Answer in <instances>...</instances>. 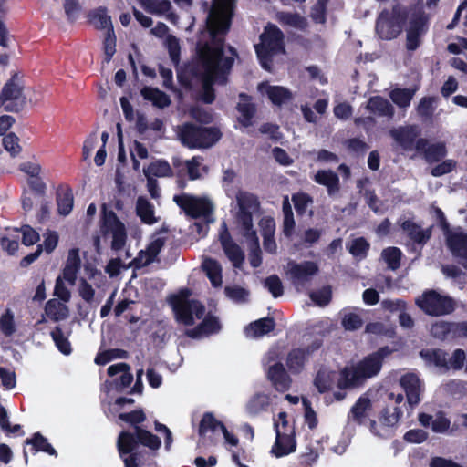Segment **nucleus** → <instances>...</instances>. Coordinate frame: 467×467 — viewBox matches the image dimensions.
I'll use <instances>...</instances> for the list:
<instances>
[{"label":"nucleus","mask_w":467,"mask_h":467,"mask_svg":"<svg viewBox=\"0 0 467 467\" xmlns=\"http://www.w3.org/2000/svg\"><path fill=\"white\" fill-rule=\"evenodd\" d=\"M370 409V400L366 396H361L351 408L348 419L362 424L365 422Z\"/></svg>","instance_id":"7c9ffc66"},{"label":"nucleus","mask_w":467,"mask_h":467,"mask_svg":"<svg viewBox=\"0 0 467 467\" xmlns=\"http://www.w3.org/2000/svg\"><path fill=\"white\" fill-rule=\"evenodd\" d=\"M309 358V351L303 348L292 349L286 357V366L293 374L300 373Z\"/></svg>","instance_id":"bb28decb"},{"label":"nucleus","mask_w":467,"mask_h":467,"mask_svg":"<svg viewBox=\"0 0 467 467\" xmlns=\"http://www.w3.org/2000/svg\"><path fill=\"white\" fill-rule=\"evenodd\" d=\"M0 331L6 337L16 332L15 316L9 308L5 309L0 317Z\"/></svg>","instance_id":"8fccbe9b"},{"label":"nucleus","mask_w":467,"mask_h":467,"mask_svg":"<svg viewBox=\"0 0 467 467\" xmlns=\"http://www.w3.org/2000/svg\"><path fill=\"white\" fill-rule=\"evenodd\" d=\"M402 414V410L398 407L384 410L379 418V426L375 421L370 422L371 432L379 437H389L392 428L399 422Z\"/></svg>","instance_id":"a211bd4d"},{"label":"nucleus","mask_w":467,"mask_h":467,"mask_svg":"<svg viewBox=\"0 0 467 467\" xmlns=\"http://www.w3.org/2000/svg\"><path fill=\"white\" fill-rule=\"evenodd\" d=\"M136 212L141 221L147 224H153L157 222L154 215L153 206L143 197H139L136 202Z\"/></svg>","instance_id":"4c0bfd02"},{"label":"nucleus","mask_w":467,"mask_h":467,"mask_svg":"<svg viewBox=\"0 0 467 467\" xmlns=\"http://www.w3.org/2000/svg\"><path fill=\"white\" fill-rule=\"evenodd\" d=\"M45 314L54 321L66 319L69 315V309L66 303L53 298L48 300L45 306Z\"/></svg>","instance_id":"c756f323"},{"label":"nucleus","mask_w":467,"mask_h":467,"mask_svg":"<svg viewBox=\"0 0 467 467\" xmlns=\"http://www.w3.org/2000/svg\"><path fill=\"white\" fill-rule=\"evenodd\" d=\"M173 201L191 217H203L207 223H213L214 221L213 217L214 205L206 196H195L182 193L175 195Z\"/></svg>","instance_id":"6e6552de"},{"label":"nucleus","mask_w":467,"mask_h":467,"mask_svg":"<svg viewBox=\"0 0 467 467\" xmlns=\"http://www.w3.org/2000/svg\"><path fill=\"white\" fill-rule=\"evenodd\" d=\"M108 374L114 377L118 374L120 375L117 385L119 388L124 389L128 387L133 380V376L130 373V368L127 363H117L108 368Z\"/></svg>","instance_id":"72a5a7b5"},{"label":"nucleus","mask_w":467,"mask_h":467,"mask_svg":"<svg viewBox=\"0 0 467 467\" xmlns=\"http://www.w3.org/2000/svg\"><path fill=\"white\" fill-rule=\"evenodd\" d=\"M220 329L218 320L214 317H206L195 328L188 329L186 335L192 338H199L215 333Z\"/></svg>","instance_id":"c85d7f7f"},{"label":"nucleus","mask_w":467,"mask_h":467,"mask_svg":"<svg viewBox=\"0 0 467 467\" xmlns=\"http://www.w3.org/2000/svg\"><path fill=\"white\" fill-rule=\"evenodd\" d=\"M335 379V373L327 368H321L314 380L316 388L320 393L327 391Z\"/></svg>","instance_id":"ea45409f"},{"label":"nucleus","mask_w":467,"mask_h":467,"mask_svg":"<svg viewBox=\"0 0 467 467\" xmlns=\"http://www.w3.org/2000/svg\"><path fill=\"white\" fill-rule=\"evenodd\" d=\"M286 417L285 412H280L274 420L275 441L271 453L277 458L294 452L296 448L294 427L288 423Z\"/></svg>","instance_id":"0eeeda50"},{"label":"nucleus","mask_w":467,"mask_h":467,"mask_svg":"<svg viewBox=\"0 0 467 467\" xmlns=\"http://www.w3.org/2000/svg\"><path fill=\"white\" fill-rule=\"evenodd\" d=\"M51 337L57 348L63 354L69 355L71 353L70 342L68 341L67 337L65 336L64 332L59 327H56V328L52 330Z\"/></svg>","instance_id":"603ef678"},{"label":"nucleus","mask_w":467,"mask_h":467,"mask_svg":"<svg viewBox=\"0 0 467 467\" xmlns=\"http://www.w3.org/2000/svg\"><path fill=\"white\" fill-rule=\"evenodd\" d=\"M278 19L282 24L295 28L303 29L306 26V18L298 14L280 13L278 15Z\"/></svg>","instance_id":"864d4df0"},{"label":"nucleus","mask_w":467,"mask_h":467,"mask_svg":"<svg viewBox=\"0 0 467 467\" xmlns=\"http://www.w3.org/2000/svg\"><path fill=\"white\" fill-rule=\"evenodd\" d=\"M221 243L224 253L234 267H240L244 262V255L240 247L234 244L229 237L226 224L222 223V233L220 234Z\"/></svg>","instance_id":"412c9836"},{"label":"nucleus","mask_w":467,"mask_h":467,"mask_svg":"<svg viewBox=\"0 0 467 467\" xmlns=\"http://www.w3.org/2000/svg\"><path fill=\"white\" fill-rule=\"evenodd\" d=\"M188 290L182 291L172 300V307L179 322L191 326L196 319H201L204 316L205 308L198 301L190 299Z\"/></svg>","instance_id":"1a4fd4ad"},{"label":"nucleus","mask_w":467,"mask_h":467,"mask_svg":"<svg viewBox=\"0 0 467 467\" xmlns=\"http://www.w3.org/2000/svg\"><path fill=\"white\" fill-rule=\"evenodd\" d=\"M23 83L17 74L5 84L0 94V108L5 111L16 112L22 109L26 102L23 92Z\"/></svg>","instance_id":"f8f14e48"},{"label":"nucleus","mask_w":467,"mask_h":467,"mask_svg":"<svg viewBox=\"0 0 467 467\" xmlns=\"http://www.w3.org/2000/svg\"><path fill=\"white\" fill-rule=\"evenodd\" d=\"M368 243L364 238L353 240L349 245V252L357 257H364L368 249Z\"/></svg>","instance_id":"774afa93"},{"label":"nucleus","mask_w":467,"mask_h":467,"mask_svg":"<svg viewBox=\"0 0 467 467\" xmlns=\"http://www.w3.org/2000/svg\"><path fill=\"white\" fill-rule=\"evenodd\" d=\"M318 272L319 266L314 261L289 260L285 267L286 278L297 290L304 289Z\"/></svg>","instance_id":"9d476101"},{"label":"nucleus","mask_w":467,"mask_h":467,"mask_svg":"<svg viewBox=\"0 0 467 467\" xmlns=\"http://www.w3.org/2000/svg\"><path fill=\"white\" fill-rule=\"evenodd\" d=\"M254 47L262 67L270 70V58L284 51L283 33L275 25L266 26L260 36V43Z\"/></svg>","instance_id":"39448f33"},{"label":"nucleus","mask_w":467,"mask_h":467,"mask_svg":"<svg viewBox=\"0 0 467 467\" xmlns=\"http://www.w3.org/2000/svg\"><path fill=\"white\" fill-rule=\"evenodd\" d=\"M144 99L152 102L158 108L163 109L171 104V99L164 92L151 87H145L140 90Z\"/></svg>","instance_id":"f704fd0d"},{"label":"nucleus","mask_w":467,"mask_h":467,"mask_svg":"<svg viewBox=\"0 0 467 467\" xmlns=\"http://www.w3.org/2000/svg\"><path fill=\"white\" fill-rule=\"evenodd\" d=\"M274 327L275 322L272 318H261L247 326L244 334L248 338H257L269 333Z\"/></svg>","instance_id":"cd10ccee"},{"label":"nucleus","mask_w":467,"mask_h":467,"mask_svg":"<svg viewBox=\"0 0 467 467\" xmlns=\"http://www.w3.org/2000/svg\"><path fill=\"white\" fill-rule=\"evenodd\" d=\"M341 323L346 330L351 331L361 327L363 320L357 313L352 311H344Z\"/></svg>","instance_id":"6e6d98bb"},{"label":"nucleus","mask_w":467,"mask_h":467,"mask_svg":"<svg viewBox=\"0 0 467 467\" xmlns=\"http://www.w3.org/2000/svg\"><path fill=\"white\" fill-rule=\"evenodd\" d=\"M138 442L152 450L158 449L161 445V441L156 435L140 427H135V436L122 431L119 436L117 446L121 458H123L125 467H137L135 456L133 454L125 455L132 452Z\"/></svg>","instance_id":"7ed1b4c3"},{"label":"nucleus","mask_w":467,"mask_h":467,"mask_svg":"<svg viewBox=\"0 0 467 467\" xmlns=\"http://www.w3.org/2000/svg\"><path fill=\"white\" fill-rule=\"evenodd\" d=\"M415 302L424 313L430 316L447 315L454 309L453 300L435 290L425 291L416 298Z\"/></svg>","instance_id":"ddd939ff"},{"label":"nucleus","mask_w":467,"mask_h":467,"mask_svg":"<svg viewBox=\"0 0 467 467\" xmlns=\"http://www.w3.org/2000/svg\"><path fill=\"white\" fill-rule=\"evenodd\" d=\"M447 245L458 262L467 267V234L460 229L449 231L446 236Z\"/></svg>","instance_id":"6ab92c4d"},{"label":"nucleus","mask_w":467,"mask_h":467,"mask_svg":"<svg viewBox=\"0 0 467 467\" xmlns=\"http://www.w3.org/2000/svg\"><path fill=\"white\" fill-rule=\"evenodd\" d=\"M367 109L381 117L391 118L394 114L391 104L387 99L379 96L373 97L368 101Z\"/></svg>","instance_id":"2f4dec72"},{"label":"nucleus","mask_w":467,"mask_h":467,"mask_svg":"<svg viewBox=\"0 0 467 467\" xmlns=\"http://www.w3.org/2000/svg\"><path fill=\"white\" fill-rule=\"evenodd\" d=\"M401 227L410 239L418 244L426 243L431 237L430 229L423 230L411 221L403 222Z\"/></svg>","instance_id":"c9c22d12"},{"label":"nucleus","mask_w":467,"mask_h":467,"mask_svg":"<svg viewBox=\"0 0 467 467\" xmlns=\"http://www.w3.org/2000/svg\"><path fill=\"white\" fill-rule=\"evenodd\" d=\"M264 367L267 379L277 391L285 392L289 389L292 379L278 360L276 349H271L265 357Z\"/></svg>","instance_id":"9b49d317"},{"label":"nucleus","mask_w":467,"mask_h":467,"mask_svg":"<svg viewBox=\"0 0 467 467\" xmlns=\"http://www.w3.org/2000/svg\"><path fill=\"white\" fill-rule=\"evenodd\" d=\"M310 298L317 306H326L331 299V289L329 286H325L318 291L312 292L310 293Z\"/></svg>","instance_id":"338daca9"},{"label":"nucleus","mask_w":467,"mask_h":467,"mask_svg":"<svg viewBox=\"0 0 467 467\" xmlns=\"http://www.w3.org/2000/svg\"><path fill=\"white\" fill-rule=\"evenodd\" d=\"M188 175L191 180H197L207 173V169L202 163L201 157H193L185 161Z\"/></svg>","instance_id":"37998d69"},{"label":"nucleus","mask_w":467,"mask_h":467,"mask_svg":"<svg viewBox=\"0 0 467 467\" xmlns=\"http://www.w3.org/2000/svg\"><path fill=\"white\" fill-rule=\"evenodd\" d=\"M237 109L240 113V123L244 127L250 126L252 124V118L254 117L255 109L248 96L240 94Z\"/></svg>","instance_id":"473e14b6"},{"label":"nucleus","mask_w":467,"mask_h":467,"mask_svg":"<svg viewBox=\"0 0 467 467\" xmlns=\"http://www.w3.org/2000/svg\"><path fill=\"white\" fill-rule=\"evenodd\" d=\"M271 403V398L264 392H257L253 395L245 404V411L249 416H257L266 411Z\"/></svg>","instance_id":"a878e982"},{"label":"nucleus","mask_w":467,"mask_h":467,"mask_svg":"<svg viewBox=\"0 0 467 467\" xmlns=\"http://www.w3.org/2000/svg\"><path fill=\"white\" fill-rule=\"evenodd\" d=\"M223 426L211 413H206L200 423L199 434L201 437H204L207 432H216L221 431Z\"/></svg>","instance_id":"a18cd8bd"},{"label":"nucleus","mask_w":467,"mask_h":467,"mask_svg":"<svg viewBox=\"0 0 467 467\" xmlns=\"http://www.w3.org/2000/svg\"><path fill=\"white\" fill-rule=\"evenodd\" d=\"M390 136L405 150H422L428 145L425 139H418L420 130L416 126L400 127L390 130Z\"/></svg>","instance_id":"2eb2a0df"},{"label":"nucleus","mask_w":467,"mask_h":467,"mask_svg":"<svg viewBox=\"0 0 467 467\" xmlns=\"http://www.w3.org/2000/svg\"><path fill=\"white\" fill-rule=\"evenodd\" d=\"M140 4L150 14L161 16L171 8L169 0H139Z\"/></svg>","instance_id":"58836bf2"},{"label":"nucleus","mask_w":467,"mask_h":467,"mask_svg":"<svg viewBox=\"0 0 467 467\" xmlns=\"http://www.w3.org/2000/svg\"><path fill=\"white\" fill-rule=\"evenodd\" d=\"M421 151L424 152V157L429 162L439 161L447 153L445 144L441 142L431 145L428 144Z\"/></svg>","instance_id":"de8ad7c7"},{"label":"nucleus","mask_w":467,"mask_h":467,"mask_svg":"<svg viewBox=\"0 0 467 467\" xmlns=\"http://www.w3.org/2000/svg\"><path fill=\"white\" fill-rule=\"evenodd\" d=\"M428 29V16L421 12L413 14L406 29V47L410 51L416 50L421 44L422 37Z\"/></svg>","instance_id":"dca6fc26"},{"label":"nucleus","mask_w":467,"mask_h":467,"mask_svg":"<svg viewBox=\"0 0 467 467\" xmlns=\"http://www.w3.org/2000/svg\"><path fill=\"white\" fill-rule=\"evenodd\" d=\"M313 180L317 184L327 188V193L332 196L339 191V178L336 172L331 170H319L314 176Z\"/></svg>","instance_id":"393cba45"},{"label":"nucleus","mask_w":467,"mask_h":467,"mask_svg":"<svg viewBox=\"0 0 467 467\" xmlns=\"http://www.w3.org/2000/svg\"><path fill=\"white\" fill-rule=\"evenodd\" d=\"M420 356L430 364L447 369L448 358L444 351L441 349L423 350L420 352Z\"/></svg>","instance_id":"79ce46f5"},{"label":"nucleus","mask_w":467,"mask_h":467,"mask_svg":"<svg viewBox=\"0 0 467 467\" xmlns=\"http://www.w3.org/2000/svg\"><path fill=\"white\" fill-rule=\"evenodd\" d=\"M264 285L274 297L281 296L284 293L282 282L280 278L275 275L265 278L264 281Z\"/></svg>","instance_id":"e2e57ef3"},{"label":"nucleus","mask_w":467,"mask_h":467,"mask_svg":"<svg viewBox=\"0 0 467 467\" xmlns=\"http://www.w3.org/2000/svg\"><path fill=\"white\" fill-rule=\"evenodd\" d=\"M104 60L109 63L116 52V36L113 29L106 32L103 41Z\"/></svg>","instance_id":"4d7b16f0"},{"label":"nucleus","mask_w":467,"mask_h":467,"mask_svg":"<svg viewBox=\"0 0 467 467\" xmlns=\"http://www.w3.org/2000/svg\"><path fill=\"white\" fill-rule=\"evenodd\" d=\"M400 385L404 389L407 396V401L410 406H415L420 401L422 384L416 374H404L400 379Z\"/></svg>","instance_id":"aec40b11"},{"label":"nucleus","mask_w":467,"mask_h":467,"mask_svg":"<svg viewBox=\"0 0 467 467\" xmlns=\"http://www.w3.org/2000/svg\"><path fill=\"white\" fill-rule=\"evenodd\" d=\"M73 194L69 190L62 191L57 194V209L61 215H67L73 208Z\"/></svg>","instance_id":"3c124183"},{"label":"nucleus","mask_w":467,"mask_h":467,"mask_svg":"<svg viewBox=\"0 0 467 467\" xmlns=\"http://www.w3.org/2000/svg\"><path fill=\"white\" fill-rule=\"evenodd\" d=\"M202 268L214 287H220L223 283L222 267L220 264L211 258H206L202 263Z\"/></svg>","instance_id":"e433bc0d"},{"label":"nucleus","mask_w":467,"mask_h":467,"mask_svg":"<svg viewBox=\"0 0 467 467\" xmlns=\"http://www.w3.org/2000/svg\"><path fill=\"white\" fill-rule=\"evenodd\" d=\"M235 198L239 207V213L251 212L257 208V201L251 193L239 191Z\"/></svg>","instance_id":"09e8293b"},{"label":"nucleus","mask_w":467,"mask_h":467,"mask_svg":"<svg viewBox=\"0 0 467 467\" xmlns=\"http://www.w3.org/2000/svg\"><path fill=\"white\" fill-rule=\"evenodd\" d=\"M91 19L97 28L105 29L107 32L113 29L111 18L106 8L99 7L96 9L91 15Z\"/></svg>","instance_id":"c03bdc74"},{"label":"nucleus","mask_w":467,"mask_h":467,"mask_svg":"<svg viewBox=\"0 0 467 467\" xmlns=\"http://www.w3.org/2000/svg\"><path fill=\"white\" fill-rule=\"evenodd\" d=\"M166 240L167 233L165 231L152 234L146 248L140 251L133 260L134 267L141 268L154 262L164 246Z\"/></svg>","instance_id":"f3484780"},{"label":"nucleus","mask_w":467,"mask_h":467,"mask_svg":"<svg viewBox=\"0 0 467 467\" xmlns=\"http://www.w3.org/2000/svg\"><path fill=\"white\" fill-rule=\"evenodd\" d=\"M3 146L12 157L17 156L22 147L19 144V138L15 133H9L3 139Z\"/></svg>","instance_id":"bf43d9fd"},{"label":"nucleus","mask_w":467,"mask_h":467,"mask_svg":"<svg viewBox=\"0 0 467 467\" xmlns=\"http://www.w3.org/2000/svg\"><path fill=\"white\" fill-rule=\"evenodd\" d=\"M143 172L146 177L150 178H152L153 176L165 177L171 173V169L167 161L160 160L150 163L143 170Z\"/></svg>","instance_id":"a19ab883"},{"label":"nucleus","mask_w":467,"mask_h":467,"mask_svg":"<svg viewBox=\"0 0 467 467\" xmlns=\"http://www.w3.org/2000/svg\"><path fill=\"white\" fill-rule=\"evenodd\" d=\"M54 296H57L58 300L67 303L71 298V292L65 285V279L62 276H58L56 279Z\"/></svg>","instance_id":"69168bd1"},{"label":"nucleus","mask_w":467,"mask_h":467,"mask_svg":"<svg viewBox=\"0 0 467 467\" xmlns=\"http://www.w3.org/2000/svg\"><path fill=\"white\" fill-rule=\"evenodd\" d=\"M418 420L422 426H431V430L436 433H444L451 427V420L443 412H437L433 416L427 413H420Z\"/></svg>","instance_id":"b1692460"},{"label":"nucleus","mask_w":467,"mask_h":467,"mask_svg":"<svg viewBox=\"0 0 467 467\" xmlns=\"http://www.w3.org/2000/svg\"><path fill=\"white\" fill-rule=\"evenodd\" d=\"M382 257L392 270L399 268L401 251L397 247H389L382 252Z\"/></svg>","instance_id":"13d9d810"},{"label":"nucleus","mask_w":467,"mask_h":467,"mask_svg":"<svg viewBox=\"0 0 467 467\" xmlns=\"http://www.w3.org/2000/svg\"><path fill=\"white\" fill-rule=\"evenodd\" d=\"M27 443H32L36 451H45L50 455H57L56 450L47 442V441L39 433H36L34 438L27 441Z\"/></svg>","instance_id":"680f3d73"},{"label":"nucleus","mask_w":467,"mask_h":467,"mask_svg":"<svg viewBox=\"0 0 467 467\" xmlns=\"http://www.w3.org/2000/svg\"><path fill=\"white\" fill-rule=\"evenodd\" d=\"M234 0H213L206 19L211 43L199 44L200 75L202 80V99L211 103L214 99L212 86L214 83L224 84L226 74L232 67L234 58L224 57L222 36L229 30L233 13Z\"/></svg>","instance_id":"f257e3e1"},{"label":"nucleus","mask_w":467,"mask_h":467,"mask_svg":"<svg viewBox=\"0 0 467 467\" xmlns=\"http://www.w3.org/2000/svg\"><path fill=\"white\" fill-rule=\"evenodd\" d=\"M224 292L227 297L237 303L245 302L249 296L247 290L237 285L226 286Z\"/></svg>","instance_id":"0e129e2a"},{"label":"nucleus","mask_w":467,"mask_h":467,"mask_svg":"<svg viewBox=\"0 0 467 467\" xmlns=\"http://www.w3.org/2000/svg\"><path fill=\"white\" fill-rule=\"evenodd\" d=\"M292 202L299 214L306 213L313 203L312 198L308 194L303 192L294 194L292 196Z\"/></svg>","instance_id":"5fc2aeb1"},{"label":"nucleus","mask_w":467,"mask_h":467,"mask_svg":"<svg viewBox=\"0 0 467 467\" xmlns=\"http://www.w3.org/2000/svg\"><path fill=\"white\" fill-rule=\"evenodd\" d=\"M390 353L391 350L389 348H381L356 365L345 368L340 373L337 387L340 389L356 388L362 385L367 379L377 376L381 369L384 358Z\"/></svg>","instance_id":"f03ea898"},{"label":"nucleus","mask_w":467,"mask_h":467,"mask_svg":"<svg viewBox=\"0 0 467 467\" xmlns=\"http://www.w3.org/2000/svg\"><path fill=\"white\" fill-rule=\"evenodd\" d=\"M258 90L262 95L267 96L275 105H282L292 99V93L281 86H271L266 82L258 85Z\"/></svg>","instance_id":"5701e85b"},{"label":"nucleus","mask_w":467,"mask_h":467,"mask_svg":"<svg viewBox=\"0 0 467 467\" xmlns=\"http://www.w3.org/2000/svg\"><path fill=\"white\" fill-rule=\"evenodd\" d=\"M101 233L111 239V248L115 251L123 249L127 241L125 225L112 211L103 208Z\"/></svg>","instance_id":"4468645a"},{"label":"nucleus","mask_w":467,"mask_h":467,"mask_svg":"<svg viewBox=\"0 0 467 467\" xmlns=\"http://www.w3.org/2000/svg\"><path fill=\"white\" fill-rule=\"evenodd\" d=\"M413 95L414 91L409 88H396L389 94L392 101L400 108L409 107Z\"/></svg>","instance_id":"49530a36"},{"label":"nucleus","mask_w":467,"mask_h":467,"mask_svg":"<svg viewBox=\"0 0 467 467\" xmlns=\"http://www.w3.org/2000/svg\"><path fill=\"white\" fill-rule=\"evenodd\" d=\"M177 136L190 149L209 148L220 139L216 129L201 128L190 123L178 126Z\"/></svg>","instance_id":"20e7f679"},{"label":"nucleus","mask_w":467,"mask_h":467,"mask_svg":"<svg viewBox=\"0 0 467 467\" xmlns=\"http://www.w3.org/2000/svg\"><path fill=\"white\" fill-rule=\"evenodd\" d=\"M81 267V259L79 250L77 248L70 249L65 265L62 271V277L70 285H74L77 281L78 274Z\"/></svg>","instance_id":"4be33fe9"},{"label":"nucleus","mask_w":467,"mask_h":467,"mask_svg":"<svg viewBox=\"0 0 467 467\" xmlns=\"http://www.w3.org/2000/svg\"><path fill=\"white\" fill-rule=\"evenodd\" d=\"M407 17L406 8L400 5L382 11L376 24L377 34L380 38L386 40L396 38L400 34Z\"/></svg>","instance_id":"423d86ee"},{"label":"nucleus","mask_w":467,"mask_h":467,"mask_svg":"<svg viewBox=\"0 0 467 467\" xmlns=\"http://www.w3.org/2000/svg\"><path fill=\"white\" fill-rule=\"evenodd\" d=\"M78 293L88 304H92L95 301V289L85 278H80L78 286Z\"/></svg>","instance_id":"052dcab7"}]
</instances>
